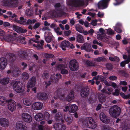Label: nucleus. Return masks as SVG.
Listing matches in <instances>:
<instances>
[{"mask_svg":"<svg viewBox=\"0 0 130 130\" xmlns=\"http://www.w3.org/2000/svg\"><path fill=\"white\" fill-rule=\"evenodd\" d=\"M83 125L87 127L88 128L92 129L96 128L97 125L92 118L87 117L82 122Z\"/></svg>","mask_w":130,"mask_h":130,"instance_id":"nucleus-1","label":"nucleus"},{"mask_svg":"<svg viewBox=\"0 0 130 130\" xmlns=\"http://www.w3.org/2000/svg\"><path fill=\"white\" fill-rule=\"evenodd\" d=\"M120 109L116 105L112 106L109 109V113L110 115L115 118H117L119 115Z\"/></svg>","mask_w":130,"mask_h":130,"instance_id":"nucleus-2","label":"nucleus"},{"mask_svg":"<svg viewBox=\"0 0 130 130\" xmlns=\"http://www.w3.org/2000/svg\"><path fill=\"white\" fill-rule=\"evenodd\" d=\"M13 90L18 93H22L24 92L25 88L22 84L18 81L15 82L13 85Z\"/></svg>","mask_w":130,"mask_h":130,"instance_id":"nucleus-3","label":"nucleus"},{"mask_svg":"<svg viewBox=\"0 0 130 130\" xmlns=\"http://www.w3.org/2000/svg\"><path fill=\"white\" fill-rule=\"evenodd\" d=\"M21 118L24 122L30 123L32 120L31 116L27 113H23L20 115Z\"/></svg>","mask_w":130,"mask_h":130,"instance_id":"nucleus-4","label":"nucleus"},{"mask_svg":"<svg viewBox=\"0 0 130 130\" xmlns=\"http://www.w3.org/2000/svg\"><path fill=\"white\" fill-rule=\"evenodd\" d=\"M77 108V106L73 104L66 106L65 109H64L63 110L65 112L68 111L69 112L72 113L76 111Z\"/></svg>","mask_w":130,"mask_h":130,"instance_id":"nucleus-5","label":"nucleus"},{"mask_svg":"<svg viewBox=\"0 0 130 130\" xmlns=\"http://www.w3.org/2000/svg\"><path fill=\"white\" fill-rule=\"evenodd\" d=\"M69 67L71 70H76L78 67V63L76 60H72L70 62Z\"/></svg>","mask_w":130,"mask_h":130,"instance_id":"nucleus-6","label":"nucleus"},{"mask_svg":"<svg viewBox=\"0 0 130 130\" xmlns=\"http://www.w3.org/2000/svg\"><path fill=\"white\" fill-rule=\"evenodd\" d=\"M16 105V103L14 100H11L8 102V107L9 110L12 111H13L15 110Z\"/></svg>","mask_w":130,"mask_h":130,"instance_id":"nucleus-7","label":"nucleus"},{"mask_svg":"<svg viewBox=\"0 0 130 130\" xmlns=\"http://www.w3.org/2000/svg\"><path fill=\"white\" fill-rule=\"evenodd\" d=\"M15 129L17 130H27V127L21 122H17Z\"/></svg>","mask_w":130,"mask_h":130,"instance_id":"nucleus-8","label":"nucleus"},{"mask_svg":"<svg viewBox=\"0 0 130 130\" xmlns=\"http://www.w3.org/2000/svg\"><path fill=\"white\" fill-rule=\"evenodd\" d=\"M109 0H102L98 3V6L99 9H104L108 6V2Z\"/></svg>","mask_w":130,"mask_h":130,"instance_id":"nucleus-9","label":"nucleus"},{"mask_svg":"<svg viewBox=\"0 0 130 130\" xmlns=\"http://www.w3.org/2000/svg\"><path fill=\"white\" fill-rule=\"evenodd\" d=\"M100 118L101 121L104 123H108L110 121L109 118L103 112H102L100 113Z\"/></svg>","mask_w":130,"mask_h":130,"instance_id":"nucleus-10","label":"nucleus"},{"mask_svg":"<svg viewBox=\"0 0 130 130\" xmlns=\"http://www.w3.org/2000/svg\"><path fill=\"white\" fill-rule=\"evenodd\" d=\"M43 104L40 102H36L33 103L32 105V108L34 110H39L41 109Z\"/></svg>","mask_w":130,"mask_h":130,"instance_id":"nucleus-11","label":"nucleus"},{"mask_svg":"<svg viewBox=\"0 0 130 130\" xmlns=\"http://www.w3.org/2000/svg\"><path fill=\"white\" fill-rule=\"evenodd\" d=\"M9 122L7 119L3 118H0V125L4 127H7L8 126Z\"/></svg>","mask_w":130,"mask_h":130,"instance_id":"nucleus-12","label":"nucleus"},{"mask_svg":"<svg viewBox=\"0 0 130 130\" xmlns=\"http://www.w3.org/2000/svg\"><path fill=\"white\" fill-rule=\"evenodd\" d=\"M70 43L68 41L64 40L62 41L60 43V47L62 49L65 51L67 47H68L70 45Z\"/></svg>","mask_w":130,"mask_h":130,"instance_id":"nucleus-13","label":"nucleus"},{"mask_svg":"<svg viewBox=\"0 0 130 130\" xmlns=\"http://www.w3.org/2000/svg\"><path fill=\"white\" fill-rule=\"evenodd\" d=\"M36 80V77H32L31 78L29 82L28 83L27 85V92H29V90L28 88L30 87L31 88L35 86Z\"/></svg>","mask_w":130,"mask_h":130,"instance_id":"nucleus-14","label":"nucleus"},{"mask_svg":"<svg viewBox=\"0 0 130 130\" xmlns=\"http://www.w3.org/2000/svg\"><path fill=\"white\" fill-rule=\"evenodd\" d=\"M7 64V61L6 59L4 57L0 58V69H4Z\"/></svg>","mask_w":130,"mask_h":130,"instance_id":"nucleus-15","label":"nucleus"},{"mask_svg":"<svg viewBox=\"0 0 130 130\" xmlns=\"http://www.w3.org/2000/svg\"><path fill=\"white\" fill-rule=\"evenodd\" d=\"M12 27L13 29L18 33H23L27 31L26 29H24L21 28L14 25H13Z\"/></svg>","mask_w":130,"mask_h":130,"instance_id":"nucleus-16","label":"nucleus"},{"mask_svg":"<svg viewBox=\"0 0 130 130\" xmlns=\"http://www.w3.org/2000/svg\"><path fill=\"white\" fill-rule=\"evenodd\" d=\"M54 127L55 130H64L66 127L64 125H61L59 123H55L54 125Z\"/></svg>","mask_w":130,"mask_h":130,"instance_id":"nucleus-17","label":"nucleus"},{"mask_svg":"<svg viewBox=\"0 0 130 130\" xmlns=\"http://www.w3.org/2000/svg\"><path fill=\"white\" fill-rule=\"evenodd\" d=\"M81 49L84 50L86 51L89 52L93 51L90 45L88 44H85L81 47Z\"/></svg>","mask_w":130,"mask_h":130,"instance_id":"nucleus-18","label":"nucleus"},{"mask_svg":"<svg viewBox=\"0 0 130 130\" xmlns=\"http://www.w3.org/2000/svg\"><path fill=\"white\" fill-rule=\"evenodd\" d=\"M23 104L25 105L29 106L31 105L32 101L29 97H28L24 99L23 100Z\"/></svg>","mask_w":130,"mask_h":130,"instance_id":"nucleus-19","label":"nucleus"},{"mask_svg":"<svg viewBox=\"0 0 130 130\" xmlns=\"http://www.w3.org/2000/svg\"><path fill=\"white\" fill-rule=\"evenodd\" d=\"M97 38L98 39L102 41H105L108 40V38L105 34L101 35L100 34H98L97 35Z\"/></svg>","mask_w":130,"mask_h":130,"instance_id":"nucleus-20","label":"nucleus"},{"mask_svg":"<svg viewBox=\"0 0 130 130\" xmlns=\"http://www.w3.org/2000/svg\"><path fill=\"white\" fill-rule=\"evenodd\" d=\"M44 118L43 114L41 113L37 114L35 116V119L38 121H39L42 120Z\"/></svg>","mask_w":130,"mask_h":130,"instance_id":"nucleus-21","label":"nucleus"},{"mask_svg":"<svg viewBox=\"0 0 130 130\" xmlns=\"http://www.w3.org/2000/svg\"><path fill=\"white\" fill-rule=\"evenodd\" d=\"M44 37L46 41L48 43H49L51 41L52 39L51 34V32H49L47 34L46 32L44 34Z\"/></svg>","mask_w":130,"mask_h":130,"instance_id":"nucleus-22","label":"nucleus"},{"mask_svg":"<svg viewBox=\"0 0 130 130\" xmlns=\"http://www.w3.org/2000/svg\"><path fill=\"white\" fill-rule=\"evenodd\" d=\"M64 118L65 120L67 122L68 124H69L71 123L72 121V118L71 115H65Z\"/></svg>","mask_w":130,"mask_h":130,"instance_id":"nucleus-23","label":"nucleus"},{"mask_svg":"<svg viewBox=\"0 0 130 130\" xmlns=\"http://www.w3.org/2000/svg\"><path fill=\"white\" fill-rule=\"evenodd\" d=\"M18 69L17 68H15V69L13 71L11 72L9 70H8L7 71L8 74H9L11 73L12 75L17 76L19 75L20 73V72L19 71L17 70Z\"/></svg>","mask_w":130,"mask_h":130,"instance_id":"nucleus-24","label":"nucleus"},{"mask_svg":"<svg viewBox=\"0 0 130 130\" xmlns=\"http://www.w3.org/2000/svg\"><path fill=\"white\" fill-rule=\"evenodd\" d=\"M89 90L86 88L83 89L81 91V95L83 97H85L88 94Z\"/></svg>","mask_w":130,"mask_h":130,"instance_id":"nucleus-25","label":"nucleus"},{"mask_svg":"<svg viewBox=\"0 0 130 130\" xmlns=\"http://www.w3.org/2000/svg\"><path fill=\"white\" fill-rule=\"evenodd\" d=\"M7 102L6 98L3 96H0V105L4 106L6 104Z\"/></svg>","mask_w":130,"mask_h":130,"instance_id":"nucleus-26","label":"nucleus"},{"mask_svg":"<svg viewBox=\"0 0 130 130\" xmlns=\"http://www.w3.org/2000/svg\"><path fill=\"white\" fill-rule=\"evenodd\" d=\"M84 0H74V3L75 6L84 5Z\"/></svg>","mask_w":130,"mask_h":130,"instance_id":"nucleus-27","label":"nucleus"},{"mask_svg":"<svg viewBox=\"0 0 130 130\" xmlns=\"http://www.w3.org/2000/svg\"><path fill=\"white\" fill-rule=\"evenodd\" d=\"M76 41L77 42H82L84 40V39L82 35L79 34L77 33L76 34Z\"/></svg>","mask_w":130,"mask_h":130,"instance_id":"nucleus-28","label":"nucleus"},{"mask_svg":"<svg viewBox=\"0 0 130 130\" xmlns=\"http://www.w3.org/2000/svg\"><path fill=\"white\" fill-rule=\"evenodd\" d=\"M121 26V24L119 23H117L114 27L115 30L117 32L120 33L121 32L122 30L120 28Z\"/></svg>","mask_w":130,"mask_h":130,"instance_id":"nucleus-29","label":"nucleus"},{"mask_svg":"<svg viewBox=\"0 0 130 130\" xmlns=\"http://www.w3.org/2000/svg\"><path fill=\"white\" fill-rule=\"evenodd\" d=\"M76 29L78 32L81 33L83 31V29L82 26L78 24H77L75 25Z\"/></svg>","mask_w":130,"mask_h":130,"instance_id":"nucleus-30","label":"nucleus"},{"mask_svg":"<svg viewBox=\"0 0 130 130\" xmlns=\"http://www.w3.org/2000/svg\"><path fill=\"white\" fill-rule=\"evenodd\" d=\"M74 95L72 92H71L68 95L67 98V100L68 101H70L73 100L74 98Z\"/></svg>","mask_w":130,"mask_h":130,"instance_id":"nucleus-31","label":"nucleus"},{"mask_svg":"<svg viewBox=\"0 0 130 130\" xmlns=\"http://www.w3.org/2000/svg\"><path fill=\"white\" fill-rule=\"evenodd\" d=\"M8 78H5L2 79L0 80V83L2 84H7L9 82Z\"/></svg>","mask_w":130,"mask_h":130,"instance_id":"nucleus-32","label":"nucleus"},{"mask_svg":"<svg viewBox=\"0 0 130 130\" xmlns=\"http://www.w3.org/2000/svg\"><path fill=\"white\" fill-rule=\"evenodd\" d=\"M103 76H97L95 77H94L93 78H92L91 80H89L88 81L89 82L91 83V82L93 80H94V79H95L96 80H97L99 79L100 80H102V79H103Z\"/></svg>","mask_w":130,"mask_h":130,"instance_id":"nucleus-33","label":"nucleus"},{"mask_svg":"<svg viewBox=\"0 0 130 130\" xmlns=\"http://www.w3.org/2000/svg\"><path fill=\"white\" fill-rule=\"evenodd\" d=\"M130 61V58H128L125 61L122 62L120 63V66L122 67H124L126 63H128Z\"/></svg>","mask_w":130,"mask_h":130,"instance_id":"nucleus-34","label":"nucleus"},{"mask_svg":"<svg viewBox=\"0 0 130 130\" xmlns=\"http://www.w3.org/2000/svg\"><path fill=\"white\" fill-rule=\"evenodd\" d=\"M22 78L24 79H26L29 78V75L26 72H24L22 74Z\"/></svg>","mask_w":130,"mask_h":130,"instance_id":"nucleus-35","label":"nucleus"},{"mask_svg":"<svg viewBox=\"0 0 130 130\" xmlns=\"http://www.w3.org/2000/svg\"><path fill=\"white\" fill-rule=\"evenodd\" d=\"M106 60V58L104 57H100L97 58L96 59V60L99 62L104 61Z\"/></svg>","mask_w":130,"mask_h":130,"instance_id":"nucleus-36","label":"nucleus"},{"mask_svg":"<svg viewBox=\"0 0 130 130\" xmlns=\"http://www.w3.org/2000/svg\"><path fill=\"white\" fill-rule=\"evenodd\" d=\"M45 94L44 93H39L37 94V96L38 98L40 99H45Z\"/></svg>","mask_w":130,"mask_h":130,"instance_id":"nucleus-37","label":"nucleus"},{"mask_svg":"<svg viewBox=\"0 0 130 130\" xmlns=\"http://www.w3.org/2000/svg\"><path fill=\"white\" fill-rule=\"evenodd\" d=\"M107 33L108 35H112L114 34V31L110 28L106 29Z\"/></svg>","mask_w":130,"mask_h":130,"instance_id":"nucleus-38","label":"nucleus"},{"mask_svg":"<svg viewBox=\"0 0 130 130\" xmlns=\"http://www.w3.org/2000/svg\"><path fill=\"white\" fill-rule=\"evenodd\" d=\"M109 59L112 61H116L118 62L119 60V58L117 57H115L114 58L110 57H109Z\"/></svg>","mask_w":130,"mask_h":130,"instance_id":"nucleus-39","label":"nucleus"},{"mask_svg":"<svg viewBox=\"0 0 130 130\" xmlns=\"http://www.w3.org/2000/svg\"><path fill=\"white\" fill-rule=\"evenodd\" d=\"M42 30L43 31L45 32V33H46V32L48 34L49 32H50V29L48 27H44L43 28Z\"/></svg>","mask_w":130,"mask_h":130,"instance_id":"nucleus-40","label":"nucleus"},{"mask_svg":"<svg viewBox=\"0 0 130 130\" xmlns=\"http://www.w3.org/2000/svg\"><path fill=\"white\" fill-rule=\"evenodd\" d=\"M99 32L101 34V35H105L106 33V29L104 30L102 28H100L99 29Z\"/></svg>","mask_w":130,"mask_h":130,"instance_id":"nucleus-41","label":"nucleus"},{"mask_svg":"<svg viewBox=\"0 0 130 130\" xmlns=\"http://www.w3.org/2000/svg\"><path fill=\"white\" fill-rule=\"evenodd\" d=\"M99 21L101 23L102 20H93L91 22V24L92 25L95 26L96 25L97 22Z\"/></svg>","mask_w":130,"mask_h":130,"instance_id":"nucleus-42","label":"nucleus"},{"mask_svg":"<svg viewBox=\"0 0 130 130\" xmlns=\"http://www.w3.org/2000/svg\"><path fill=\"white\" fill-rule=\"evenodd\" d=\"M36 22V20L35 19H33L32 21H31L30 19L28 20L27 21V23L28 24H31L32 23H34Z\"/></svg>","mask_w":130,"mask_h":130,"instance_id":"nucleus-43","label":"nucleus"},{"mask_svg":"<svg viewBox=\"0 0 130 130\" xmlns=\"http://www.w3.org/2000/svg\"><path fill=\"white\" fill-rule=\"evenodd\" d=\"M20 20H21L20 23L21 24H23L24 23L26 22V19H24L23 17L20 18Z\"/></svg>","mask_w":130,"mask_h":130,"instance_id":"nucleus-44","label":"nucleus"},{"mask_svg":"<svg viewBox=\"0 0 130 130\" xmlns=\"http://www.w3.org/2000/svg\"><path fill=\"white\" fill-rule=\"evenodd\" d=\"M71 32V30H69L68 31H66L64 32V34L66 36H68L70 35Z\"/></svg>","mask_w":130,"mask_h":130,"instance_id":"nucleus-45","label":"nucleus"},{"mask_svg":"<svg viewBox=\"0 0 130 130\" xmlns=\"http://www.w3.org/2000/svg\"><path fill=\"white\" fill-rule=\"evenodd\" d=\"M41 25L39 23H37L35 24L34 25L33 27L34 28H38Z\"/></svg>","mask_w":130,"mask_h":130,"instance_id":"nucleus-46","label":"nucleus"},{"mask_svg":"<svg viewBox=\"0 0 130 130\" xmlns=\"http://www.w3.org/2000/svg\"><path fill=\"white\" fill-rule=\"evenodd\" d=\"M39 130H45L44 126L42 125H39L38 126Z\"/></svg>","mask_w":130,"mask_h":130,"instance_id":"nucleus-47","label":"nucleus"},{"mask_svg":"<svg viewBox=\"0 0 130 130\" xmlns=\"http://www.w3.org/2000/svg\"><path fill=\"white\" fill-rule=\"evenodd\" d=\"M120 85L125 86L127 85V83L125 81H121L120 82Z\"/></svg>","mask_w":130,"mask_h":130,"instance_id":"nucleus-48","label":"nucleus"},{"mask_svg":"<svg viewBox=\"0 0 130 130\" xmlns=\"http://www.w3.org/2000/svg\"><path fill=\"white\" fill-rule=\"evenodd\" d=\"M115 0L117 2H120L117 3L116 4L114 3V5L115 6H116V5L119 4H120L121 3H122L123 2V1L124 0Z\"/></svg>","mask_w":130,"mask_h":130,"instance_id":"nucleus-49","label":"nucleus"},{"mask_svg":"<svg viewBox=\"0 0 130 130\" xmlns=\"http://www.w3.org/2000/svg\"><path fill=\"white\" fill-rule=\"evenodd\" d=\"M94 31L92 28H91L88 31V34L92 35L94 32Z\"/></svg>","mask_w":130,"mask_h":130,"instance_id":"nucleus-50","label":"nucleus"},{"mask_svg":"<svg viewBox=\"0 0 130 130\" xmlns=\"http://www.w3.org/2000/svg\"><path fill=\"white\" fill-rule=\"evenodd\" d=\"M43 78L44 79H46L48 77V74L47 73H44L42 75Z\"/></svg>","mask_w":130,"mask_h":130,"instance_id":"nucleus-51","label":"nucleus"},{"mask_svg":"<svg viewBox=\"0 0 130 130\" xmlns=\"http://www.w3.org/2000/svg\"><path fill=\"white\" fill-rule=\"evenodd\" d=\"M119 90L118 89H116L115 92L113 93V94L114 95L118 96L119 95Z\"/></svg>","mask_w":130,"mask_h":130,"instance_id":"nucleus-52","label":"nucleus"},{"mask_svg":"<svg viewBox=\"0 0 130 130\" xmlns=\"http://www.w3.org/2000/svg\"><path fill=\"white\" fill-rule=\"evenodd\" d=\"M99 101L101 102H103L105 101V99L104 97H99Z\"/></svg>","mask_w":130,"mask_h":130,"instance_id":"nucleus-53","label":"nucleus"},{"mask_svg":"<svg viewBox=\"0 0 130 130\" xmlns=\"http://www.w3.org/2000/svg\"><path fill=\"white\" fill-rule=\"evenodd\" d=\"M61 115L60 113H58L57 115L56 118L57 119L59 120L61 119Z\"/></svg>","mask_w":130,"mask_h":130,"instance_id":"nucleus-54","label":"nucleus"},{"mask_svg":"<svg viewBox=\"0 0 130 130\" xmlns=\"http://www.w3.org/2000/svg\"><path fill=\"white\" fill-rule=\"evenodd\" d=\"M97 15L99 17H102L104 16V14L103 13L99 12Z\"/></svg>","mask_w":130,"mask_h":130,"instance_id":"nucleus-55","label":"nucleus"},{"mask_svg":"<svg viewBox=\"0 0 130 130\" xmlns=\"http://www.w3.org/2000/svg\"><path fill=\"white\" fill-rule=\"evenodd\" d=\"M61 72L62 74H66L68 73V71L66 70L62 69Z\"/></svg>","mask_w":130,"mask_h":130,"instance_id":"nucleus-56","label":"nucleus"},{"mask_svg":"<svg viewBox=\"0 0 130 130\" xmlns=\"http://www.w3.org/2000/svg\"><path fill=\"white\" fill-rule=\"evenodd\" d=\"M3 25L5 27H7L10 25V24L8 22H5L3 23Z\"/></svg>","mask_w":130,"mask_h":130,"instance_id":"nucleus-57","label":"nucleus"},{"mask_svg":"<svg viewBox=\"0 0 130 130\" xmlns=\"http://www.w3.org/2000/svg\"><path fill=\"white\" fill-rule=\"evenodd\" d=\"M117 77L114 76H112L109 77V79L110 80H113L116 79Z\"/></svg>","mask_w":130,"mask_h":130,"instance_id":"nucleus-58","label":"nucleus"},{"mask_svg":"<svg viewBox=\"0 0 130 130\" xmlns=\"http://www.w3.org/2000/svg\"><path fill=\"white\" fill-rule=\"evenodd\" d=\"M4 32L2 29H0V35L3 36L4 34Z\"/></svg>","mask_w":130,"mask_h":130,"instance_id":"nucleus-59","label":"nucleus"},{"mask_svg":"<svg viewBox=\"0 0 130 130\" xmlns=\"http://www.w3.org/2000/svg\"><path fill=\"white\" fill-rule=\"evenodd\" d=\"M42 11V10H39V11L38 10V11H37L36 12V14H39V16L40 18L41 17V16L40 14L41 13V12Z\"/></svg>","mask_w":130,"mask_h":130,"instance_id":"nucleus-60","label":"nucleus"},{"mask_svg":"<svg viewBox=\"0 0 130 130\" xmlns=\"http://www.w3.org/2000/svg\"><path fill=\"white\" fill-rule=\"evenodd\" d=\"M75 21L73 19H71L70 21V23L72 25H74L75 23Z\"/></svg>","mask_w":130,"mask_h":130,"instance_id":"nucleus-61","label":"nucleus"},{"mask_svg":"<svg viewBox=\"0 0 130 130\" xmlns=\"http://www.w3.org/2000/svg\"><path fill=\"white\" fill-rule=\"evenodd\" d=\"M101 104H99L96 108V110L98 111L101 108Z\"/></svg>","mask_w":130,"mask_h":130,"instance_id":"nucleus-62","label":"nucleus"},{"mask_svg":"<svg viewBox=\"0 0 130 130\" xmlns=\"http://www.w3.org/2000/svg\"><path fill=\"white\" fill-rule=\"evenodd\" d=\"M59 93L58 91H56L54 93V95L56 96H57V97L58 98Z\"/></svg>","mask_w":130,"mask_h":130,"instance_id":"nucleus-63","label":"nucleus"},{"mask_svg":"<svg viewBox=\"0 0 130 130\" xmlns=\"http://www.w3.org/2000/svg\"><path fill=\"white\" fill-rule=\"evenodd\" d=\"M110 129H112L110 127H104L103 130H110Z\"/></svg>","mask_w":130,"mask_h":130,"instance_id":"nucleus-64","label":"nucleus"}]
</instances>
